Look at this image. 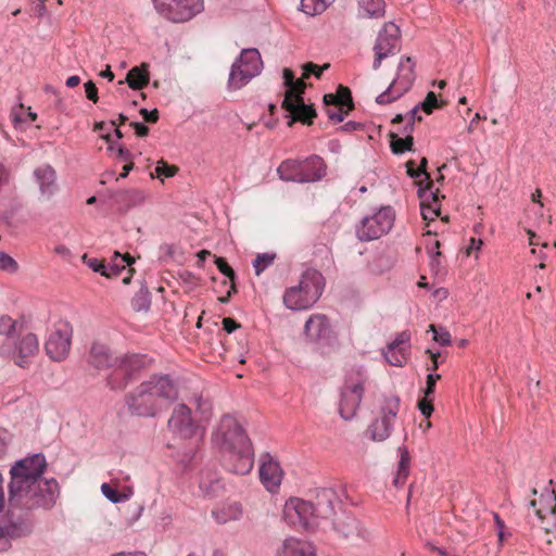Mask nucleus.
Instances as JSON below:
<instances>
[{
    "instance_id": "nucleus-24",
    "label": "nucleus",
    "mask_w": 556,
    "mask_h": 556,
    "mask_svg": "<svg viewBox=\"0 0 556 556\" xmlns=\"http://www.w3.org/2000/svg\"><path fill=\"white\" fill-rule=\"evenodd\" d=\"M117 358L114 357L109 346L103 343H92L87 362L97 370H104L117 364Z\"/></svg>"
},
{
    "instance_id": "nucleus-51",
    "label": "nucleus",
    "mask_w": 556,
    "mask_h": 556,
    "mask_svg": "<svg viewBox=\"0 0 556 556\" xmlns=\"http://www.w3.org/2000/svg\"><path fill=\"white\" fill-rule=\"evenodd\" d=\"M330 64L328 63L324 64L323 66H318L317 64H314L312 62L306 63L303 66V78H308L311 74H314L316 78H320L323 72L327 70Z\"/></svg>"
},
{
    "instance_id": "nucleus-43",
    "label": "nucleus",
    "mask_w": 556,
    "mask_h": 556,
    "mask_svg": "<svg viewBox=\"0 0 556 556\" xmlns=\"http://www.w3.org/2000/svg\"><path fill=\"white\" fill-rule=\"evenodd\" d=\"M530 507L533 508L534 510V516L536 518V521L538 522H534V520H532L530 517H529V522L531 523L532 528H540L541 530H543L545 532L546 535H549L551 532H552V529L548 527V525L545 522V518L546 516L544 515L543 510L541 508H536V501L535 500H532L530 503H529Z\"/></svg>"
},
{
    "instance_id": "nucleus-33",
    "label": "nucleus",
    "mask_w": 556,
    "mask_h": 556,
    "mask_svg": "<svg viewBox=\"0 0 556 556\" xmlns=\"http://www.w3.org/2000/svg\"><path fill=\"white\" fill-rule=\"evenodd\" d=\"M358 8L363 17L379 18L386 13L384 0H358Z\"/></svg>"
},
{
    "instance_id": "nucleus-42",
    "label": "nucleus",
    "mask_w": 556,
    "mask_h": 556,
    "mask_svg": "<svg viewBox=\"0 0 556 556\" xmlns=\"http://www.w3.org/2000/svg\"><path fill=\"white\" fill-rule=\"evenodd\" d=\"M427 164H428L427 159L422 157L420 160L419 168L415 169L414 168L415 162L414 161H408L406 163L407 174L412 178H418L419 176L424 175L425 179L421 180L424 188H432L433 182H432V180L430 178L429 173L427 172Z\"/></svg>"
},
{
    "instance_id": "nucleus-17",
    "label": "nucleus",
    "mask_w": 556,
    "mask_h": 556,
    "mask_svg": "<svg viewBox=\"0 0 556 556\" xmlns=\"http://www.w3.org/2000/svg\"><path fill=\"white\" fill-rule=\"evenodd\" d=\"M410 349V333L405 330L396 334L395 339L383 351L386 361L392 365L402 367L407 361Z\"/></svg>"
},
{
    "instance_id": "nucleus-64",
    "label": "nucleus",
    "mask_w": 556,
    "mask_h": 556,
    "mask_svg": "<svg viewBox=\"0 0 556 556\" xmlns=\"http://www.w3.org/2000/svg\"><path fill=\"white\" fill-rule=\"evenodd\" d=\"M283 84L289 89L291 86L294 85V75L293 72L290 68H285L283 72Z\"/></svg>"
},
{
    "instance_id": "nucleus-56",
    "label": "nucleus",
    "mask_w": 556,
    "mask_h": 556,
    "mask_svg": "<svg viewBox=\"0 0 556 556\" xmlns=\"http://www.w3.org/2000/svg\"><path fill=\"white\" fill-rule=\"evenodd\" d=\"M178 168L176 166H169L165 161L161 160L157 162L155 173L157 177H173L177 173Z\"/></svg>"
},
{
    "instance_id": "nucleus-59",
    "label": "nucleus",
    "mask_w": 556,
    "mask_h": 556,
    "mask_svg": "<svg viewBox=\"0 0 556 556\" xmlns=\"http://www.w3.org/2000/svg\"><path fill=\"white\" fill-rule=\"evenodd\" d=\"M140 115L147 123H156L159 121V111L156 109L149 111L147 109H141L139 111Z\"/></svg>"
},
{
    "instance_id": "nucleus-49",
    "label": "nucleus",
    "mask_w": 556,
    "mask_h": 556,
    "mask_svg": "<svg viewBox=\"0 0 556 556\" xmlns=\"http://www.w3.org/2000/svg\"><path fill=\"white\" fill-rule=\"evenodd\" d=\"M135 311H148L150 308V300L147 291H139L131 301Z\"/></svg>"
},
{
    "instance_id": "nucleus-16",
    "label": "nucleus",
    "mask_w": 556,
    "mask_h": 556,
    "mask_svg": "<svg viewBox=\"0 0 556 556\" xmlns=\"http://www.w3.org/2000/svg\"><path fill=\"white\" fill-rule=\"evenodd\" d=\"M168 428L181 439H191L199 435L203 437V430L195 424L191 417V408L186 404L175 406Z\"/></svg>"
},
{
    "instance_id": "nucleus-54",
    "label": "nucleus",
    "mask_w": 556,
    "mask_h": 556,
    "mask_svg": "<svg viewBox=\"0 0 556 556\" xmlns=\"http://www.w3.org/2000/svg\"><path fill=\"white\" fill-rule=\"evenodd\" d=\"M191 404L195 407V410L201 413L202 415H207L211 410V405L207 401H205L202 395L194 394L191 400Z\"/></svg>"
},
{
    "instance_id": "nucleus-30",
    "label": "nucleus",
    "mask_w": 556,
    "mask_h": 556,
    "mask_svg": "<svg viewBox=\"0 0 556 556\" xmlns=\"http://www.w3.org/2000/svg\"><path fill=\"white\" fill-rule=\"evenodd\" d=\"M117 362L124 369V374L132 381L140 370L146 367L148 359L146 355L132 354L118 357Z\"/></svg>"
},
{
    "instance_id": "nucleus-57",
    "label": "nucleus",
    "mask_w": 556,
    "mask_h": 556,
    "mask_svg": "<svg viewBox=\"0 0 556 556\" xmlns=\"http://www.w3.org/2000/svg\"><path fill=\"white\" fill-rule=\"evenodd\" d=\"M84 87H85L86 97L93 103H97L99 100V97H98V89H97L94 83L92 80H89L84 85Z\"/></svg>"
},
{
    "instance_id": "nucleus-5",
    "label": "nucleus",
    "mask_w": 556,
    "mask_h": 556,
    "mask_svg": "<svg viewBox=\"0 0 556 556\" xmlns=\"http://www.w3.org/2000/svg\"><path fill=\"white\" fill-rule=\"evenodd\" d=\"M60 495V486L54 478L37 479V481L22 492L17 501H9L11 507H22L30 510L34 508H51Z\"/></svg>"
},
{
    "instance_id": "nucleus-37",
    "label": "nucleus",
    "mask_w": 556,
    "mask_h": 556,
    "mask_svg": "<svg viewBox=\"0 0 556 556\" xmlns=\"http://www.w3.org/2000/svg\"><path fill=\"white\" fill-rule=\"evenodd\" d=\"M115 202L125 205L126 208L139 205L146 200L143 191L138 189L122 190L115 193Z\"/></svg>"
},
{
    "instance_id": "nucleus-14",
    "label": "nucleus",
    "mask_w": 556,
    "mask_h": 556,
    "mask_svg": "<svg viewBox=\"0 0 556 556\" xmlns=\"http://www.w3.org/2000/svg\"><path fill=\"white\" fill-rule=\"evenodd\" d=\"M401 31L394 23H386L379 31L374 46L375 60L374 70H378L383 59L395 54L400 50Z\"/></svg>"
},
{
    "instance_id": "nucleus-1",
    "label": "nucleus",
    "mask_w": 556,
    "mask_h": 556,
    "mask_svg": "<svg viewBox=\"0 0 556 556\" xmlns=\"http://www.w3.org/2000/svg\"><path fill=\"white\" fill-rule=\"evenodd\" d=\"M340 498L331 488H323L315 492L312 500L289 498L283 507L286 521L293 527L308 531L328 529V523L337 516L336 507L340 508Z\"/></svg>"
},
{
    "instance_id": "nucleus-31",
    "label": "nucleus",
    "mask_w": 556,
    "mask_h": 556,
    "mask_svg": "<svg viewBox=\"0 0 556 556\" xmlns=\"http://www.w3.org/2000/svg\"><path fill=\"white\" fill-rule=\"evenodd\" d=\"M126 81L132 90H141L150 81L149 65L142 63L140 66L132 67L126 76Z\"/></svg>"
},
{
    "instance_id": "nucleus-38",
    "label": "nucleus",
    "mask_w": 556,
    "mask_h": 556,
    "mask_svg": "<svg viewBox=\"0 0 556 556\" xmlns=\"http://www.w3.org/2000/svg\"><path fill=\"white\" fill-rule=\"evenodd\" d=\"M111 368H112V371L106 377L108 387L111 390L125 389L128 386V383L131 381L130 378L128 376H126V374H124V369L119 365L118 362Z\"/></svg>"
},
{
    "instance_id": "nucleus-44",
    "label": "nucleus",
    "mask_w": 556,
    "mask_h": 556,
    "mask_svg": "<svg viewBox=\"0 0 556 556\" xmlns=\"http://www.w3.org/2000/svg\"><path fill=\"white\" fill-rule=\"evenodd\" d=\"M275 258L276 254L274 253L257 254V256L253 261L255 274L260 276L267 267H269L274 263Z\"/></svg>"
},
{
    "instance_id": "nucleus-40",
    "label": "nucleus",
    "mask_w": 556,
    "mask_h": 556,
    "mask_svg": "<svg viewBox=\"0 0 556 556\" xmlns=\"http://www.w3.org/2000/svg\"><path fill=\"white\" fill-rule=\"evenodd\" d=\"M299 166H300L299 161H292V160L283 161L277 169L279 178L285 181L300 182Z\"/></svg>"
},
{
    "instance_id": "nucleus-3",
    "label": "nucleus",
    "mask_w": 556,
    "mask_h": 556,
    "mask_svg": "<svg viewBox=\"0 0 556 556\" xmlns=\"http://www.w3.org/2000/svg\"><path fill=\"white\" fill-rule=\"evenodd\" d=\"M46 468L47 462L42 453H37L15 462L10 469L11 479L8 485V501H17L22 492L30 488L37 479L41 478Z\"/></svg>"
},
{
    "instance_id": "nucleus-60",
    "label": "nucleus",
    "mask_w": 556,
    "mask_h": 556,
    "mask_svg": "<svg viewBox=\"0 0 556 556\" xmlns=\"http://www.w3.org/2000/svg\"><path fill=\"white\" fill-rule=\"evenodd\" d=\"M223 328L226 332L231 333L236 329L240 328V324H238L235 319L230 317H225L223 319Z\"/></svg>"
},
{
    "instance_id": "nucleus-45",
    "label": "nucleus",
    "mask_w": 556,
    "mask_h": 556,
    "mask_svg": "<svg viewBox=\"0 0 556 556\" xmlns=\"http://www.w3.org/2000/svg\"><path fill=\"white\" fill-rule=\"evenodd\" d=\"M305 88L303 79L294 80V85L287 89L285 97H289L290 101H302Z\"/></svg>"
},
{
    "instance_id": "nucleus-7",
    "label": "nucleus",
    "mask_w": 556,
    "mask_h": 556,
    "mask_svg": "<svg viewBox=\"0 0 556 556\" xmlns=\"http://www.w3.org/2000/svg\"><path fill=\"white\" fill-rule=\"evenodd\" d=\"M213 442L224 453L252 444L243 428L230 415H225L220 419L217 430L213 433Z\"/></svg>"
},
{
    "instance_id": "nucleus-6",
    "label": "nucleus",
    "mask_w": 556,
    "mask_h": 556,
    "mask_svg": "<svg viewBox=\"0 0 556 556\" xmlns=\"http://www.w3.org/2000/svg\"><path fill=\"white\" fill-rule=\"evenodd\" d=\"M262 67L263 62L258 50L255 48L243 49L231 66L228 89H241L261 73Z\"/></svg>"
},
{
    "instance_id": "nucleus-19",
    "label": "nucleus",
    "mask_w": 556,
    "mask_h": 556,
    "mask_svg": "<svg viewBox=\"0 0 556 556\" xmlns=\"http://www.w3.org/2000/svg\"><path fill=\"white\" fill-rule=\"evenodd\" d=\"M225 462L231 472L237 475L249 473L254 464L252 444L226 452Z\"/></svg>"
},
{
    "instance_id": "nucleus-62",
    "label": "nucleus",
    "mask_w": 556,
    "mask_h": 556,
    "mask_svg": "<svg viewBox=\"0 0 556 556\" xmlns=\"http://www.w3.org/2000/svg\"><path fill=\"white\" fill-rule=\"evenodd\" d=\"M363 128H364V126L362 123L353 122V121H350L340 127V129L345 132H352V131L361 130Z\"/></svg>"
},
{
    "instance_id": "nucleus-25",
    "label": "nucleus",
    "mask_w": 556,
    "mask_h": 556,
    "mask_svg": "<svg viewBox=\"0 0 556 556\" xmlns=\"http://www.w3.org/2000/svg\"><path fill=\"white\" fill-rule=\"evenodd\" d=\"M34 178L39 187L40 194L50 199L58 189L56 173L52 166L45 164L34 170Z\"/></svg>"
},
{
    "instance_id": "nucleus-53",
    "label": "nucleus",
    "mask_w": 556,
    "mask_h": 556,
    "mask_svg": "<svg viewBox=\"0 0 556 556\" xmlns=\"http://www.w3.org/2000/svg\"><path fill=\"white\" fill-rule=\"evenodd\" d=\"M83 258L89 268L106 277L108 266L101 260L94 257L88 258L87 255H84Z\"/></svg>"
},
{
    "instance_id": "nucleus-20",
    "label": "nucleus",
    "mask_w": 556,
    "mask_h": 556,
    "mask_svg": "<svg viewBox=\"0 0 556 556\" xmlns=\"http://www.w3.org/2000/svg\"><path fill=\"white\" fill-rule=\"evenodd\" d=\"M38 351L39 342L37 336L31 332H27L18 340L14 341L12 357L17 366L24 368L29 364L30 358L34 357Z\"/></svg>"
},
{
    "instance_id": "nucleus-55",
    "label": "nucleus",
    "mask_w": 556,
    "mask_h": 556,
    "mask_svg": "<svg viewBox=\"0 0 556 556\" xmlns=\"http://www.w3.org/2000/svg\"><path fill=\"white\" fill-rule=\"evenodd\" d=\"M424 112L431 114L432 111L438 106V99L433 91H429L426 99L418 103Z\"/></svg>"
},
{
    "instance_id": "nucleus-12",
    "label": "nucleus",
    "mask_w": 556,
    "mask_h": 556,
    "mask_svg": "<svg viewBox=\"0 0 556 556\" xmlns=\"http://www.w3.org/2000/svg\"><path fill=\"white\" fill-rule=\"evenodd\" d=\"M400 410V397L391 396L384 400L380 408L379 417L368 426L366 433L374 442L386 441L392 432L394 420Z\"/></svg>"
},
{
    "instance_id": "nucleus-61",
    "label": "nucleus",
    "mask_w": 556,
    "mask_h": 556,
    "mask_svg": "<svg viewBox=\"0 0 556 556\" xmlns=\"http://www.w3.org/2000/svg\"><path fill=\"white\" fill-rule=\"evenodd\" d=\"M130 127H132L136 131V135L138 137H146L149 135V127L146 126L144 124L142 123H139V122H131L130 123Z\"/></svg>"
},
{
    "instance_id": "nucleus-34",
    "label": "nucleus",
    "mask_w": 556,
    "mask_h": 556,
    "mask_svg": "<svg viewBox=\"0 0 556 556\" xmlns=\"http://www.w3.org/2000/svg\"><path fill=\"white\" fill-rule=\"evenodd\" d=\"M399 454H400V460L397 464V471L393 479V484L399 488L402 486L408 475H409V463H410V456L409 452L406 446H400L399 447Z\"/></svg>"
},
{
    "instance_id": "nucleus-27",
    "label": "nucleus",
    "mask_w": 556,
    "mask_h": 556,
    "mask_svg": "<svg viewBox=\"0 0 556 556\" xmlns=\"http://www.w3.org/2000/svg\"><path fill=\"white\" fill-rule=\"evenodd\" d=\"M260 478L267 491L275 492L280 486L282 479V470L279 463L271 458L263 462L260 467Z\"/></svg>"
},
{
    "instance_id": "nucleus-48",
    "label": "nucleus",
    "mask_w": 556,
    "mask_h": 556,
    "mask_svg": "<svg viewBox=\"0 0 556 556\" xmlns=\"http://www.w3.org/2000/svg\"><path fill=\"white\" fill-rule=\"evenodd\" d=\"M429 331L433 332V340L440 345L446 346L451 344V334L446 329L440 328V330H438L434 325H430Z\"/></svg>"
},
{
    "instance_id": "nucleus-22",
    "label": "nucleus",
    "mask_w": 556,
    "mask_h": 556,
    "mask_svg": "<svg viewBox=\"0 0 556 556\" xmlns=\"http://www.w3.org/2000/svg\"><path fill=\"white\" fill-rule=\"evenodd\" d=\"M300 184L319 181L326 176L327 166L318 155H312L304 161H299Z\"/></svg>"
},
{
    "instance_id": "nucleus-8",
    "label": "nucleus",
    "mask_w": 556,
    "mask_h": 556,
    "mask_svg": "<svg viewBox=\"0 0 556 556\" xmlns=\"http://www.w3.org/2000/svg\"><path fill=\"white\" fill-rule=\"evenodd\" d=\"M415 63L409 56H403L397 66L396 77L386 91L377 96L376 102L384 105L394 102L406 93L415 80Z\"/></svg>"
},
{
    "instance_id": "nucleus-11",
    "label": "nucleus",
    "mask_w": 556,
    "mask_h": 556,
    "mask_svg": "<svg viewBox=\"0 0 556 556\" xmlns=\"http://www.w3.org/2000/svg\"><path fill=\"white\" fill-rule=\"evenodd\" d=\"M155 10L173 23H185L203 11V0H152Z\"/></svg>"
},
{
    "instance_id": "nucleus-4",
    "label": "nucleus",
    "mask_w": 556,
    "mask_h": 556,
    "mask_svg": "<svg viewBox=\"0 0 556 556\" xmlns=\"http://www.w3.org/2000/svg\"><path fill=\"white\" fill-rule=\"evenodd\" d=\"M325 287L323 275L316 269L303 273L298 286L286 290L285 305L292 311L307 309L320 298Z\"/></svg>"
},
{
    "instance_id": "nucleus-36",
    "label": "nucleus",
    "mask_w": 556,
    "mask_h": 556,
    "mask_svg": "<svg viewBox=\"0 0 556 556\" xmlns=\"http://www.w3.org/2000/svg\"><path fill=\"white\" fill-rule=\"evenodd\" d=\"M24 320L13 319L9 315L0 317V334L9 339H14L15 336H21L24 332Z\"/></svg>"
},
{
    "instance_id": "nucleus-52",
    "label": "nucleus",
    "mask_w": 556,
    "mask_h": 556,
    "mask_svg": "<svg viewBox=\"0 0 556 556\" xmlns=\"http://www.w3.org/2000/svg\"><path fill=\"white\" fill-rule=\"evenodd\" d=\"M214 262L218 268V270L225 275L229 280H235L236 279V273L235 270L228 265V263L226 262L225 258L223 257H219V256H215L214 257Z\"/></svg>"
},
{
    "instance_id": "nucleus-15",
    "label": "nucleus",
    "mask_w": 556,
    "mask_h": 556,
    "mask_svg": "<svg viewBox=\"0 0 556 556\" xmlns=\"http://www.w3.org/2000/svg\"><path fill=\"white\" fill-rule=\"evenodd\" d=\"M72 333L68 323L60 320L54 325L45 344L46 352L51 359L60 362L68 355Z\"/></svg>"
},
{
    "instance_id": "nucleus-21",
    "label": "nucleus",
    "mask_w": 556,
    "mask_h": 556,
    "mask_svg": "<svg viewBox=\"0 0 556 556\" xmlns=\"http://www.w3.org/2000/svg\"><path fill=\"white\" fill-rule=\"evenodd\" d=\"M282 109L290 113L288 126L291 127L295 122L303 124H313V119L316 117V110L312 105H307L302 101H290L289 97H285Z\"/></svg>"
},
{
    "instance_id": "nucleus-58",
    "label": "nucleus",
    "mask_w": 556,
    "mask_h": 556,
    "mask_svg": "<svg viewBox=\"0 0 556 556\" xmlns=\"http://www.w3.org/2000/svg\"><path fill=\"white\" fill-rule=\"evenodd\" d=\"M10 443V434L5 429L0 428V458H2L7 452Z\"/></svg>"
},
{
    "instance_id": "nucleus-2",
    "label": "nucleus",
    "mask_w": 556,
    "mask_h": 556,
    "mask_svg": "<svg viewBox=\"0 0 556 556\" xmlns=\"http://www.w3.org/2000/svg\"><path fill=\"white\" fill-rule=\"evenodd\" d=\"M178 396L168 375L152 376L125 395V405L132 416L153 418Z\"/></svg>"
},
{
    "instance_id": "nucleus-63",
    "label": "nucleus",
    "mask_w": 556,
    "mask_h": 556,
    "mask_svg": "<svg viewBox=\"0 0 556 556\" xmlns=\"http://www.w3.org/2000/svg\"><path fill=\"white\" fill-rule=\"evenodd\" d=\"M117 156L121 157L122 160L126 161V162H134L132 161V153L126 148L124 147L123 144H119L117 147Z\"/></svg>"
},
{
    "instance_id": "nucleus-9",
    "label": "nucleus",
    "mask_w": 556,
    "mask_h": 556,
    "mask_svg": "<svg viewBox=\"0 0 556 556\" xmlns=\"http://www.w3.org/2000/svg\"><path fill=\"white\" fill-rule=\"evenodd\" d=\"M365 381L366 378L361 370L352 372L345 380L339 405V413L343 419L350 420L355 416L363 400Z\"/></svg>"
},
{
    "instance_id": "nucleus-28",
    "label": "nucleus",
    "mask_w": 556,
    "mask_h": 556,
    "mask_svg": "<svg viewBox=\"0 0 556 556\" xmlns=\"http://www.w3.org/2000/svg\"><path fill=\"white\" fill-rule=\"evenodd\" d=\"M304 331L312 341H318L330 337L331 326L327 316L316 314L306 320Z\"/></svg>"
},
{
    "instance_id": "nucleus-47",
    "label": "nucleus",
    "mask_w": 556,
    "mask_h": 556,
    "mask_svg": "<svg viewBox=\"0 0 556 556\" xmlns=\"http://www.w3.org/2000/svg\"><path fill=\"white\" fill-rule=\"evenodd\" d=\"M337 96L339 98V106H348L345 113H349L354 108L351 90L348 87L339 86Z\"/></svg>"
},
{
    "instance_id": "nucleus-23",
    "label": "nucleus",
    "mask_w": 556,
    "mask_h": 556,
    "mask_svg": "<svg viewBox=\"0 0 556 556\" xmlns=\"http://www.w3.org/2000/svg\"><path fill=\"white\" fill-rule=\"evenodd\" d=\"M276 556H316V548L309 541L288 536L277 549Z\"/></svg>"
},
{
    "instance_id": "nucleus-18",
    "label": "nucleus",
    "mask_w": 556,
    "mask_h": 556,
    "mask_svg": "<svg viewBox=\"0 0 556 556\" xmlns=\"http://www.w3.org/2000/svg\"><path fill=\"white\" fill-rule=\"evenodd\" d=\"M9 505V510L0 522V528L3 530V535L11 543V540H17L27 536L31 533V525L24 516H15L13 509Z\"/></svg>"
},
{
    "instance_id": "nucleus-41",
    "label": "nucleus",
    "mask_w": 556,
    "mask_h": 556,
    "mask_svg": "<svg viewBox=\"0 0 556 556\" xmlns=\"http://www.w3.org/2000/svg\"><path fill=\"white\" fill-rule=\"evenodd\" d=\"M333 0H301L300 10L308 16L319 15L327 10Z\"/></svg>"
},
{
    "instance_id": "nucleus-46",
    "label": "nucleus",
    "mask_w": 556,
    "mask_h": 556,
    "mask_svg": "<svg viewBox=\"0 0 556 556\" xmlns=\"http://www.w3.org/2000/svg\"><path fill=\"white\" fill-rule=\"evenodd\" d=\"M101 491L102 494L114 504L122 503L128 498L126 494L119 493L108 483L101 485Z\"/></svg>"
},
{
    "instance_id": "nucleus-39",
    "label": "nucleus",
    "mask_w": 556,
    "mask_h": 556,
    "mask_svg": "<svg viewBox=\"0 0 556 556\" xmlns=\"http://www.w3.org/2000/svg\"><path fill=\"white\" fill-rule=\"evenodd\" d=\"M132 263L134 258L129 254L122 255L121 253L115 252L112 262L106 265V277L112 278L119 276L121 273L129 267Z\"/></svg>"
},
{
    "instance_id": "nucleus-35",
    "label": "nucleus",
    "mask_w": 556,
    "mask_h": 556,
    "mask_svg": "<svg viewBox=\"0 0 556 556\" xmlns=\"http://www.w3.org/2000/svg\"><path fill=\"white\" fill-rule=\"evenodd\" d=\"M212 515L217 523L223 525L228 521L240 519L242 516V507L239 503H231L219 509L213 510Z\"/></svg>"
},
{
    "instance_id": "nucleus-26",
    "label": "nucleus",
    "mask_w": 556,
    "mask_h": 556,
    "mask_svg": "<svg viewBox=\"0 0 556 556\" xmlns=\"http://www.w3.org/2000/svg\"><path fill=\"white\" fill-rule=\"evenodd\" d=\"M439 190L432 191V188H424L422 181L418 182V197L421 199L420 210L424 219L434 220L440 214Z\"/></svg>"
},
{
    "instance_id": "nucleus-50",
    "label": "nucleus",
    "mask_w": 556,
    "mask_h": 556,
    "mask_svg": "<svg viewBox=\"0 0 556 556\" xmlns=\"http://www.w3.org/2000/svg\"><path fill=\"white\" fill-rule=\"evenodd\" d=\"M18 268L16 261L4 252H0V269L8 273H15Z\"/></svg>"
},
{
    "instance_id": "nucleus-13",
    "label": "nucleus",
    "mask_w": 556,
    "mask_h": 556,
    "mask_svg": "<svg viewBox=\"0 0 556 556\" xmlns=\"http://www.w3.org/2000/svg\"><path fill=\"white\" fill-rule=\"evenodd\" d=\"M328 528L334 530L342 539L358 543L368 542L371 534L364 525L351 514L340 510V514L328 523Z\"/></svg>"
},
{
    "instance_id": "nucleus-32",
    "label": "nucleus",
    "mask_w": 556,
    "mask_h": 556,
    "mask_svg": "<svg viewBox=\"0 0 556 556\" xmlns=\"http://www.w3.org/2000/svg\"><path fill=\"white\" fill-rule=\"evenodd\" d=\"M402 132L405 135V138L397 137L394 134L391 135V150L394 154H402L406 151H412L413 149V123H406Z\"/></svg>"
},
{
    "instance_id": "nucleus-10",
    "label": "nucleus",
    "mask_w": 556,
    "mask_h": 556,
    "mask_svg": "<svg viewBox=\"0 0 556 556\" xmlns=\"http://www.w3.org/2000/svg\"><path fill=\"white\" fill-rule=\"evenodd\" d=\"M394 212L390 206H384L370 216L362 219L356 228L357 238L361 241H372L388 233L393 227Z\"/></svg>"
},
{
    "instance_id": "nucleus-29",
    "label": "nucleus",
    "mask_w": 556,
    "mask_h": 556,
    "mask_svg": "<svg viewBox=\"0 0 556 556\" xmlns=\"http://www.w3.org/2000/svg\"><path fill=\"white\" fill-rule=\"evenodd\" d=\"M441 379L439 374L430 372L426 379V388L424 390V397L420 399L417 403V407L420 410L421 415L426 418H429L434 410L433 401H434V390L435 383Z\"/></svg>"
}]
</instances>
